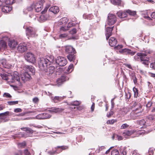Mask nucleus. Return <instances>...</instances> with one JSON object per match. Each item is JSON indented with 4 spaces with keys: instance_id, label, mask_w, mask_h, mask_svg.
I'll return each instance as SVG.
<instances>
[{
    "instance_id": "nucleus-39",
    "label": "nucleus",
    "mask_w": 155,
    "mask_h": 155,
    "mask_svg": "<svg viewBox=\"0 0 155 155\" xmlns=\"http://www.w3.org/2000/svg\"><path fill=\"white\" fill-rule=\"evenodd\" d=\"M133 90L134 93V96L137 97L138 94V90L135 87L133 88Z\"/></svg>"
},
{
    "instance_id": "nucleus-60",
    "label": "nucleus",
    "mask_w": 155,
    "mask_h": 155,
    "mask_svg": "<svg viewBox=\"0 0 155 155\" xmlns=\"http://www.w3.org/2000/svg\"><path fill=\"white\" fill-rule=\"evenodd\" d=\"M152 103L151 102L149 101L146 105V107H150L152 106Z\"/></svg>"
},
{
    "instance_id": "nucleus-29",
    "label": "nucleus",
    "mask_w": 155,
    "mask_h": 155,
    "mask_svg": "<svg viewBox=\"0 0 155 155\" xmlns=\"http://www.w3.org/2000/svg\"><path fill=\"white\" fill-rule=\"evenodd\" d=\"M64 110L62 108H58L54 107L52 108L50 111L51 112L58 113L61 112Z\"/></svg>"
},
{
    "instance_id": "nucleus-36",
    "label": "nucleus",
    "mask_w": 155,
    "mask_h": 155,
    "mask_svg": "<svg viewBox=\"0 0 155 155\" xmlns=\"http://www.w3.org/2000/svg\"><path fill=\"white\" fill-rule=\"evenodd\" d=\"M74 67L73 64H70L68 67L67 71L69 73L71 72L73 70Z\"/></svg>"
},
{
    "instance_id": "nucleus-64",
    "label": "nucleus",
    "mask_w": 155,
    "mask_h": 155,
    "mask_svg": "<svg viewBox=\"0 0 155 155\" xmlns=\"http://www.w3.org/2000/svg\"><path fill=\"white\" fill-rule=\"evenodd\" d=\"M74 26V24L71 23L69 22L68 25L67 27H68V29L69 28H70Z\"/></svg>"
},
{
    "instance_id": "nucleus-12",
    "label": "nucleus",
    "mask_w": 155,
    "mask_h": 155,
    "mask_svg": "<svg viewBox=\"0 0 155 155\" xmlns=\"http://www.w3.org/2000/svg\"><path fill=\"white\" fill-rule=\"evenodd\" d=\"M141 106H140L139 108H137L134 111H132L130 114V116L131 118L132 119H134L138 116L137 114L141 112Z\"/></svg>"
},
{
    "instance_id": "nucleus-38",
    "label": "nucleus",
    "mask_w": 155,
    "mask_h": 155,
    "mask_svg": "<svg viewBox=\"0 0 155 155\" xmlns=\"http://www.w3.org/2000/svg\"><path fill=\"white\" fill-rule=\"evenodd\" d=\"M80 103L81 102L79 101H75L71 102V104L72 105L77 106L79 105Z\"/></svg>"
},
{
    "instance_id": "nucleus-55",
    "label": "nucleus",
    "mask_w": 155,
    "mask_h": 155,
    "mask_svg": "<svg viewBox=\"0 0 155 155\" xmlns=\"http://www.w3.org/2000/svg\"><path fill=\"white\" fill-rule=\"evenodd\" d=\"M146 123L144 120H142L139 121V124L141 125H144Z\"/></svg>"
},
{
    "instance_id": "nucleus-44",
    "label": "nucleus",
    "mask_w": 155,
    "mask_h": 155,
    "mask_svg": "<svg viewBox=\"0 0 155 155\" xmlns=\"http://www.w3.org/2000/svg\"><path fill=\"white\" fill-rule=\"evenodd\" d=\"M58 147H60L61 150H65L68 149V147L67 146H58Z\"/></svg>"
},
{
    "instance_id": "nucleus-3",
    "label": "nucleus",
    "mask_w": 155,
    "mask_h": 155,
    "mask_svg": "<svg viewBox=\"0 0 155 155\" xmlns=\"http://www.w3.org/2000/svg\"><path fill=\"white\" fill-rule=\"evenodd\" d=\"M47 60L46 58H40L38 61V65L41 71H45L48 67V63Z\"/></svg>"
},
{
    "instance_id": "nucleus-16",
    "label": "nucleus",
    "mask_w": 155,
    "mask_h": 155,
    "mask_svg": "<svg viewBox=\"0 0 155 155\" xmlns=\"http://www.w3.org/2000/svg\"><path fill=\"white\" fill-rule=\"evenodd\" d=\"M65 51L69 54H75L76 51L75 49L71 46H67L65 47Z\"/></svg>"
},
{
    "instance_id": "nucleus-50",
    "label": "nucleus",
    "mask_w": 155,
    "mask_h": 155,
    "mask_svg": "<svg viewBox=\"0 0 155 155\" xmlns=\"http://www.w3.org/2000/svg\"><path fill=\"white\" fill-rule=\"evenodd\" d=\"M3 96L4 97L10 98L12 97V96L10 94L7 93H5L3 95Z\"/></svg>"
},
{
    "instance_id": "nucleus-51",
    "label": "nucleus",
    "mask_w": 155,
    "mask_h": 155,
    "mask_svg": "<svg viewBox=\"0 0 155 155\" xmlns=\"http://www.w3.org/2000/svg\"><path fill=\"white\" fill-rule=\"evenodd\" d=\"M68 36V35L64 33L60 34L59 36V38H64Z\"/></svg>"
},
{
    "instance_id": "nucleus-61",
    "label": "nucleus",
    "mask_w": 155,
    "mask_h": 155,
    "mask_svg": "<svg viewBox=\"0 0 155 155\" xmlns=\"http://www.w3.org/2000/svg\"><path fill=\"white\" fill-rule=\"evenodd\" d=\"M149 155H153V149L150 148L149 150Z\"/></svg>"
},
{
    "instance_id": "nucleus-1",
    "label": "nucleus",
    "mask_w": 155,
    "mask_h": 155,
    "mask_svg": "<svg viewBox=\"0 0 155 155\" xmlns=\"http://www.w3.org/2000/svg\"><path fill=\"white\" fill-rule=\"evenodd\" d=\"M26 70V72L21 74V77L22 81L25 82L31 78V75H34L35 73V70L34 67L31 66H25L23 68Z\"/></svg>"
},
{
    "instance_id": "nucleus-57",
    "label": "nucleus",
    "mask_w": 155,
    "mask_h": 155,
    "mask_svg": "<svg viewBox=\"0 0 155 155\" xmlns=\"http://www.w3.org/2000/svg\"><path fill=\"white\" fill-rule=\"evenodd\" d=\"M39 101V99L38 97H35L33 99V101L34 103H37Z\"/></svg>"
},
{
    "instance_id": "nucleus-19",
    "label": "nucleus",
    "mask_w": 155,
    "mask_h": 155,
    "mask_svg": "<svg viewBox=\"0 0 155 155\" xmlns=\"http://www.w3.org/2000/svg\"><path fill=\"white\" fill-rule=\"evenodd\" d=\"M113 28V27H108L107 28L106 32V39L107 40H108L109 37L111 35Z\"/></svg>"
},
{
    "instance_id": "nucleus-18",
    "label": "nucleus",
    "mask_w": 155,
    "mask_h": 155,
    "mask_svg": "<svg viewBox=\"0 0 155 155\" xmlns=\"http://www.w3.org/2000/svg\"><path fill=\"white\" fill-rule=\"evenodd\" d=\"M54 69V66H51L49 67L48 68L47 67L46 70L44 71H45L46 74L50 75L53 73Z\"/></svg>"
},
{
    "instance_id": "nucleus-59",
    "label": "nucleus",
    "mask_w": 155,
    "mask_h": 155,
    "mask_svg": "<svg viewBox=\"0 0 155 155\" xmlns=\"http://www.w3.org/2000/svg\"><path fill=\"white\" fill-rule=\"evenodd\" d=\"M150 66L151 68L155 70V62L151 63Z\"/></svg>"
},
{
    "instance_id": "nucleus-53",
    "label": "nucleus",
    "mask_w": 155,
    "mask_h": 155,
    "mask_svg": "<svg viewBox=\"0 0 155 155\" xmlns=\"http://www.w3.org/2000/svg\"><path fill=\"white\" fill-rule=\"evenodd\" d=\"M76 32L77 31L75 28H73L72 30L69 31L70 33L72 35L75 34Z\"/></svg>"
},
{
    "instance_id": "nucleus-17",
    "label": "nucleus",
    "mask_w": 155,
    "mask_h": 155,
    "mask_svg": "<svg viewBox=\"0 0 155 155\" xmlns=\"http://www.w3.org/2000/svg\"><path fill=\"white\" fill-rule=\"evenodd\" d=\"M67 80V79L65 76H62L57 80L56 81V85L58 86H59L61 85L64 81Z\"/></svg>"
},
{
    "instance_id": "nucleus-25",
    "label": "nucleus",
    "mask_w": 155,
    "mask_h": 155,
    "mask_svg": "<svg viewBox=\"0 0 155 155\" xmlns=\"http://www.w3.org/2000/svg\"><path fill=\"white\" fill-rule=\"evenodd\" d=\"M49 16L47 15L42 14L41 15L38 19V20L40 22L45 21L48 18Z\"/></svg>"
},
{
    "instance_id": "nucleus-31",
    "label": "nucleus",
    "mask_w": 155,
    "mask_h": 155,
    "mask_svg": "<svg viewBox=\"0 0 155 155\" xmlns=\"http://www.w3.org/2000/svg\"><path fill=\"white\" fill-rule=\"evenodd\" d=\"M119 51L120 53H130L131 52V50L127 48H124L120 49Z\"/></svg>"
},
{
    "instance_id": "nucleus-8",
    "label": "nucleus",
    "mask_w": 155,
    "mask_h": 155,
    "mask_svg": "<svg viewBox=\"0 0 155 155\" xmlns=\"http://www.w3.org/2000/svg\"><path fill=\"white\" fill-rule=\"evenodd\" d=\"M25 59L31 63H34L35 61V59L34 55L31 53H28L26 56Z\"/></svg>"
},
{
    "instance_id": "nucleus-21",
    "label": "nucleus",
    "mask_w": 155,
    "mask_h": 155,
    "mask_svg": "<svg viewBox=\"0 0 155 155\" xmlns=\"http://www.w3.org/2000/svg\"><path fill=\"white\" fill-rule=\"evenodd\" d=\"M12 10V7L8 5L3 6L2 8V10L4 13H8Z\"/></svg>"
},
{
    "instance_id": "nucleus-9",
    "label": "nucleus",
    "mask_w": 155,
    "mask_h": 155,
    "mask_svg": "<svg viewBox=\"0 0 155 155\" xmlns=\"http://www.w3.org/2000/svg\"><path fill=\"white\" fill-rule=\"evenodd\" d=\"M0 66L5 68H9L12 66V64H10L8 61H7L6 60L3 59L0 60Z\"/></svg>"
},
{
    "instance_id": "nucleus-13",
    "label": "nucleus",
    "mask_w": 155,
    "mask_h": 155,
    "mask_svg": "<svg viewBox=\"0 0 155 155\" xmlns=\"http://www.w3.org/2000/svg\"><path fill=\"white\" fill-rule=\"evenodd\" d=\"M17 49L20 52H23L26 51L27 49L26 44L23 43L19 44L18 47Z\"/></svg>"
},
{
    "instance_id": "nucleus-32",
    "label": "nucleus",
    "mask_w": 155,
    "mask_h": 155,
    "mask_svg": "<svg viewBox=\"0 0 155 155\" xmlns=\"http://www.w3.org/2000/svg\"><path fill=\"white\" fill-rule=\"evenodd\" d=\"M74 54H69L67 56V58L68 60L71 61H72L74 59L75 57L74 55Z\"/></svg>"
},
{
    "instance_id": "nucleus-41",
    "label": "nucleus",
    "mask_w": 155,
    "mask_h": 155,
    "mask_svg": "<svg viewBox=\"0 0 155 155\" xmlns=\"http://www.w3.org/2000/svg\"><path fill=\"white\" fill-rule=\"evenodd\" d=\"M18 101H8V104L10 105H15L18 104Z\"/></svg>"
},
{
    "instance_id": "nucleus-48",
    "label": "nucleus",
    "mask_w": 155,
    "mask_h": 155,
    "mask_svg": "<svg viewBox=\"0 0 155 155\" xmlns=\"http://www.w3.org/2000/svg\"><path fill=\"white\" fill-rule=\"evenodd\" d=\"M34 8V5L33 4L30 6L28 7L27 8V10L29 11H32Z\"/></svg>"
},
{
    "instance_id": "nucleus-52",
    "label": "nucleus",
    "mask_w": 155,
    "mask_h": 155,
    "mask_svg": "<svg viewBox=\"0 0 155 155\" xmlns=\"http://www.w3.org/2000/svg\"><path fill=\"white\" fill-rule=\"evenodd\" d=\"M69 29L67 27H62L60 28L61 31H65Z\"/></svg>"
},
{
    "instance_id": "nucleus-56",
    "label": "nucleus",
    "mask_w": 155,
    "mask_h": 155,
    "mask_svg": "<svg viewBox=\"0 0 155 155\" xmlns=\"http://www.w3.org/2000/svg\"><path fill=\"white\" fill-rule=\"evenodd\" d=\"M48 153L50 155H53L54 154H56L55 152V151H53V150L52 151H48Z\"/></svg>"
},
{
    "instance_id": "nucleus-33",
    "label": "nucleus",
    "mask_w": 155,
    "mask_h": 155,
    "mask_svg": "<svg viewBox=\"0 0 155 155\" xmlns=\"http://www.w3.org/2000/svg\"><path fill=\"white\" fill-rule=\"evenodd\" d=\"M111 2L114 5H119L121 3V0H110Z\"/></svg>"
},
{
    "instance_id": "nucleus-46",
    "label": "nucleus",
    "mask_w": 155,
    "mask_h": 155,
    "mask_svg": "<svg viewBox=\"0 0 155 155\" xmlns=\"http://www.w3.org/2000/svg\"><path fill=\"white\" fill-rule=\"evenodd\" d=\"M129 127V125L127 124H123L121 126V129H125Z\"/></svg>"
},
{
    "instance_id": "nucleus-27",
    "label": "nucleus",
    "mask_w": 155,
    "mask_h": 155,
    "mask_svg": "<svg viewBox=\"0 0 155 155\" xmlns=\"http://www.w3.org/2000/svg\"><path fill=\"white\" fill-rule=\"evenodd\" d=\"M46 59L48 61H47L49 65L51 63H53L54 61V57L52 55L50 56H48L46 58Z\"/></svg>"
},
{
    "instance_id": "nucleus-26",
    "label": "nucleus",
    "mask_w": 155,
    "mask_h": 155,
    "mask_svg": "<svg viewBox=\"0 0 155 155\" xmlns=\"http://www.w3.org/2000/svg\"><path fill=\"white\" fill-rule=\"evenodd\" d=\"M117 15L119 17L121 18H125L127 16L126 12L122 11H119L117 12Z\"/></svg>"
},
{
    "instance_id": "nucleus-42",
    "label": "nucleus",
    "mask_w": 155,
    "mask_h": 155,
    "mask_svg": "<svg viewBox=\"0 0 155 155\" xmlns=\"http://www.w3.org/2000/svg\"><path fill=\"white\" fill-rule=\"evenodd\" d=\"M117 120H116L112 119L111 120H108L107 123L108 124H113L114 123L116 122Z\"/></svg>"
},
{
    "instance_id": "nucleus-54",
    "label": "nucleus",
    "mask_w": 155,
    "mask_h": 155,
    "mask_svg": "<svg viewBox=\"0 0 155 155\" xmlns=\"http://www.w3.org/2000/svg\"><path fill=\"white\" fill-rule=\"evenodd\" d=\"M21 111V109L20 108H15L14 110V112L15 113H20Z\"/></svg>"
},
{
    "instance_id": "nucleus-23",
    "label": "nucleus",
    "mask_w": 155,
    "mask_h": 155,
    "mask_svg": "<svg viewBox=\"0 0 155 155\" xmlns=\"http://www.w3.org/2000/svg\"><path fill=\"white\" fill-rule=\"evenodd\" d=\"M117 40L113 37H111L109 41V44L111 47L115 46L117 44Z\"/></svg>"
},
{
    "instance_id": "nucleus-14",
    "label": "nucleus",
    "mask_w": 155,
    "mask_h": 155,
    "mask_svg": "<svg viewBox=\"0 0 155 155\" xmlns=\"http://www.w3.org/2000/svg\"><path fill=\"white\" fill-rule=\"evenodd\" d=\"M126 151L125 149H124L122 151H121L120 153L117 149L113 150L111 152V155H126Z\"/></svg>"
},
{
    "instance_id": "nucleus-6",
    "label": "nucleus",
    "mask_w": 155,
    "mask_h": 155,
    "mask_svg": "<svg viewBox=\"0 0 155 155\" xmlns=\"http://www.w3.org/2000/svg\"><path fill=\"white\" fill-rule=\"evenodd\" d=\"M117 20L116 16L115 15L109 14L107 17V24L109 25H113Z\"/></svg>"
},
{
    "instance_id": "nucleus-22",
    "label": "nucleus",
    "mask_w": 155,
    "mask_h": 155,
    "mask_svg": "<svg viewBox=\"0 0 155 155\" xmlns=\"http://www.w3.org/2000/svg\"><path fill=\"white\" fill-rule=\"evenodd\" d=\"M65 97V96L59 97L55 96L53 97L51 96V98L53 102L54 103H57L58 101H61Z\"/></svg>"
},
{
    "instance_id": "nucleus-43",
    "label": "nucleus",
    "mask_w": 155,
    "mask_h": 155,
    "mask_svg": "<svg viewBox=\"0 0 155 155\" xmlns=\"http://www.w3.org/2000/svg\"><path fill=\"white\" fill-rule=\"evenodd\" d=\"M55 150L56 153H59L62 152L61 150L60 147H58V146L55 148Z\"/></svg>"
},
{
    "instance_id": "nucleus-20",
    "label": "nucleus",
    "mask_w": 155,
    "mask_h": 155,
    "mask_svg": "<svg viewBox=\"0 0 155 155\" xmlns=\"http://www.w3.org/2000/svg\"><path fill=\"white\" fill-rule=\"evenodd\" d=\"M8 44L10 48L14 49L16 47L18 43L15 40H12L9 41Z\"/></svg>"
},
{
    "instance_id": "nucleus-45",
    "label": "nucleus",
    "mask_w": 155,
    "mask_h": 155,
    "mask_svg": "<svg viewBox=\"0 0 155 155\" xmlns=\"http://www.w3.org/2000/svg\"><path fill=\"white\" fill-rule=\"evenodd\" d=\"M145 132H146L144 130H141L137 132V135H141L144 134Z\"/></svg>"
},
{
    "instance_id": "nucleus-5",
    "label": "nucleus",
    "mask_w": 155,
    "mask_h": 155,
    "mask_svg": "<svg viewBox=\"0 0 155 155\" xmlns=\"http://www.w3.org/2000/svg\"><path fill=\"white\" fill-rule=\"evenodd\" d=\"M137 55L140 58L142 64L146 65H148L149 64L148 61L149 60V58L146 57V54H145L139 53H137Z\"/></svg>"
},
{
    "instance_id": "nucleus-4",
    "label": "nucleus",
    "mask_w": 155,
    "mask_h": 155,
    "mask_svg": "<svg viewBox=\"0 0 155 155\" xmlns=\"http://www.w3.org/2000/svg\"><path fill=\"white\" fill-rule=\"evenodd\" d=\"M55 62L60 66H64L67 64V61L65 58L59 56L56 58Z\"/></svg>"
},
{
    "instance_id": "nucleus-63",
    "label": "nucleus",
    "mask_w": 155,
    "mask_h": 155,
    "mask_svg": "<svg viewBox=\"0 0 155 155\" xmlns=\"http://www.w3.org/2000/svg\"><path fill=\"white\" fill-rule=\"evenodd\" d=\"M116 136V138L117 139H118V140H122V137H121V136H119L117 134Z\"/></svg>"
},
{
    "instance_id": "nucleus-7",
    "label": "nucleus",
    "mask_w": 155,
    "mask_h": 155,
    "mask_svg": "<svg viewBox=\"0 0 155 155\" xmlns=\"http://www.w3.org/2000/svg\"><path fill=\"white\" fill-rule=\"evenodd\" d=\"M26 34L27 36L32 37H35L36 36V31L35 29L32 27H29L26 28ZM37 35H36V36Z\"/></svg>"
},
{
    "instance_id": "nucleus-30",
    "label": "nucleus",
    "mask_w": 155,
    "mask_h": 155,
    "mask_svg": "<svg viewBox=\"0 0 155 155\" xmlns=\"http://www.w3.org/2000/svg\"><path fill=\"white\" fill-rule=\"evenodd\" d=\"M14 0H0V1L2 3L7 5H11L13 3Z\"/></svg>"
},
{
    "instance_id": "nucleus-49",
    "label": "nucleus",
    "mask_w": 155,
    "mask_h": 155,
    "mask_svg": "<svg viewBox=\"0 0 155 155\" xmlns=\"http://www.w3.org/2000/svg\"><path fill=\"white\" fill-rule=\"evenodd\" d=\"M155 116L153 115H150L147 117V118L150 120H152L154 119Z\"/></svg>"
},
{
    "instance_id": "nucleus-62",
    "label": "nucleus",
    "mask_w": 155,
    "mask_h": 155,
    "mask_svg": "<svg viewBox=\"0 0 155 155\" xmlns=\"http://www.w3.org/2000/svg\"><path fill=\"white\" fill-rule=\"evenodd\" d=\"M27 129V132L29 133H33V130L30 128L28 127Z\"/></svg>"
},
{
    "instance_id": "nucleus-47",
    "label": "nucleus",
    "mask_w": 155,
    "mask_h": 155,
    "mask_svg": "<svg viewBox=\"0 0 155 155\" xmlns=\"http://www.w3.org/2000/svg\"><path fill=\"white\" fill-rule=\"evenodd\" d=\"M25 146L26 143L25 142H23L18 144V147L21 148H24Z\"/></svg>"
},
{
    "instance_id": "nucleus-58",
    "label": "nucleus",
    "mask_w": 155,
    "mask_h": 155,
    "mask_svg": "<svg viewBox=\"0 0 155 155\" xmlns=\"http://www.w3.org/2000/svg\"><path fill=\"white\" fill-rule=\"evenodd\" d=\"M24 153L25 155H31L30 153L28 152L27 149H25L24 150Z\"/></svg>"
},
{
    "instance_id": "nucleus-35",
    "label": "nucleus",
    "mask_w": 155,
    "mask_h": 155,
    "mask_svg": "<svg viewBox=\"0 0 155 155\" xmlns=\"http://www.w3.org/2000/svg\"><path fill=\"white\" fill-rule=\"evenodd\" d=\"M126 12L128 13L129 15L134 16L136 14V12L134 11H132L128 10L126 11Z\"/></svg>"
},
{
    "instance_id": "nucleus-15",
    "label": "nucleus",
    "mask_w": 155,
    "mask_h": 155,
    "mask_svg": "<svg viewBox=\"0 0 155 155\" xmlns=\"http://www.w3.org/2000/svg\"><path fill=\"white\" fill-rule=\"evenodd\" d=\"M136 131L131 130H125L123 133L122 135L125 137L127 138V137L131 136V135L134 134L136 132Z\"/></svg>"
},
{
    "instance_id": "nucleus-2",
    "label": "nucleus",
    "mask_w": 155,
    "mask_h": 155,
    "mask_svg": "<svg viewBox=\"0 0 155 155\" xmlns=\"http://www.w3.org/2000/svg\"><path fill=\"white\" fill-rule=\"evenodd\" d=\"M0 75L3 79L5 80H8V81L12 83L14 82L15 81L19 82L20 81L19 74L16 71L14 72L13 75L9 73H4L3 72L1 73Z\"/></svg>"
},
{
    "instance_id": "nucleus-11",
    "label": "nucleus",
    "mask_w": 155,
    "mask_h": 155,
    "mask_svg": "<svg viewBox=\"0 0 155 155\" xmlns=\"http://www.w3.org/2000/svg\"><path fill=\"white\" fill-rule=\"evenodd\" d=\"M51 117L49 114L47 113H43L39 114L36 116V118L38 119H45L50 118Z\"/></svg>"
},
{
    "instance_id": "nucleus-34",
    "label": "nucleus",
    "mask_w": 155,
    "mask_h": 155,
    "mask_svg": "<svg viewBox=\"0 0 155 155\" xmlns=\"http://www.w3.org/2000/svg\"><path fill=\"white\" fill-rule=\"evenodd\" d=\"M9 111H6L4 113H1L0 114V117L6 118L5 117L7 116L9 114Z\"/></svg>"
},
{
    "instance_id": "nucleus-40",
    "label": "nucleus",
    "mask_w": 155,
    "mask_h": 155,
    "mask_svg": "<svg viewBox=\"0 0 155 155\" xmlns=\"http://www.w3.org/2000/svg\"><path fill=\"white\" fill-rule=\"evenodd\" d=\"M129 110V109L128 108L124 107L122 109V111L123 114H126Z\"/></svg>"
},
{
    "instance_id": "nucleus-28",
    "label": "nucleus",
    "mask_w": 155,
    "mask_h": 155,
    "mask_svg": "<svg viewBox=\"0 0 155 155\" xmlns=\"http://www.w3.org/2000/svg\"><path fill=\"white\" fill-rule=\"evenodd\" d=\"M68 19L66 17H64L58 21V24L61 25L66 24L68 21Z\"/></svg>"
},
{
    "instance_id": "nucleus-37",
    "label": "nucleus",
    "mask_w": 155,
    "mask_h": 155,
    "mask_svg": "<svg viewBox=\"0 0 155 155\" xmlns=\"http://www.w3.org/2000/svg\"><path fill=\"white\" fill-rule=\"evenodd\" d=\"M8 118L2 117L0 118V123L6 122L9 120Z\"/></svg>"
},
{
    "instance_id": "nucleus-10",
    "label": "nucleus",
    "mask_w": 155,
    "mask_h": 155,
    "mask_svg": "<svg viewBox=\"0 0 155 155\" xmlns=\"http://www.w3.org/2000/svg\"><path fill=\"white\" fill-rule=\"evenodd\" d=\"M34 7L36 12H40L42 8V3L40 1L37 2L33 3Z\"/></svg>"
},
{
    "instance_id": "nucleus-24",
    "label": "nucleus",
    "mask_w": 155,
    "mask_h": 155,
    "mask_svg": "<svg viewBox=\"0 0 155 155\" xmlns=\"http://www.w3.org/2000/svg\"><path fill=\"white\" fill-rule=\"evenodd\" d=\"M49 11L53 12L54 14H57L59 11V9L58 7L54 6L51 7Z\"/></svg>"
}]
</instances>
